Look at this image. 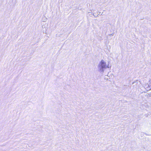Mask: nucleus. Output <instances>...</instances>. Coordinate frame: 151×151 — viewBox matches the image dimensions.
I'll return each instance as SVG.
<instances>
[{
    "label": "nucleus",
    "instance_id": "1",
    "mask_svg": "<svg viewBox=\"0 0 151 151\" xmlns=\"http://www.w3.org/2000/svg\"><path fill=\"white\" fill-rule=\"evenodd\" d=\"M107 68H109V64L107 65L106 62L102 60L98 65V68L99 71L103 73Z\"/></svg>",
    "mask_w": 151,
    "mask_h": 151
},
{
    "label": "nucleus",
    "instance_id": "4",
    "mask_svg": "<svg viewBox=\"0 0 151 151\" xmlns=\"http://www.w3.org/2000/svg\"><path fill=\"white\" fill-rule=\"evenodd\" d=\"M149 95H150V96H151V93L150 94H149Z\"/></svg>",
    "mask_w": 151,
    "mask_h": 151
},
{
    "label": "nucleus",
    "instance_id": "3",
    "mask_svg": "<svg viewBox=\"0 0 151 151\" xmlns=\"http://www.w3.org/2000/svg\"><path fill=\"white\" fill-rule=\"evenodd\" d=\"M93 15L95 17H97L98 16V15H97L95 13L93 14Z\"/></svg>",
    "mask_w": 151,
    "mask_h": 151
},
{
    "label": "nucleus",
    "instance_id": "2",
    "mask_svg": "<svg viewBox=\"0 0 151 151\" xmlns=\"http://www.w3.org/2000/svg\"><path fill=\"white\" fill-rule=\"evenodd\" d=\"M148 88L147 87V89L149 90L151 89V85L150 86L148 85Z\"/></svg>",
    "mask_w": 151,
    "mask_h": 151
}]
</instances>
